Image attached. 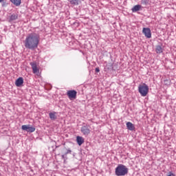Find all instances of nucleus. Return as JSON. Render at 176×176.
Wrapping results in <instances>:
<instances>
[{
	"label": "nucleus",
	"mask_w": 176,
	"mask_h": 176,
	"mask_svg": "<svg viewBox=\"0 0 176 176\" xmlns=\"http://www.w3.org/2000/svg\"><path fill=\"white\" fill-rule=\"evenodd\" d=\"M141 9L140 5H136L133 8H132L131 10L133 13H135V12H138Z\"/></svg>",
	"instance_id": "13"
},
{
	"label": "nucleus",
	"mask_w": 176,
	"mask_h": 176,
	"mask_svg": "<svg viewBox=\"0 0 176 176\" xmlns=\"http://www.w3.org/2000/svg\"><path fill=\"white\" fill-rule=\"evenodd\" d=\"M81 133H82L84 135H89L90 133V129L87 126H83L81 127Z\"/></svg>",
	"instance_id": "8"
},
{
	"label": "nucleus",
	"mask_w": 176,
	"mask_h": 176,
	"mask_svg": "<svg viewBox=\"0 0 176 176\" xmlns=\"http://www.w3.org/2000/svg\"><path fill=\"white\" fill-rule=\"evenodd\" d=\"M166 176H175V174H174L172 171H170L167 173Z\"/></svg>",
	"instance_id": "19"
},
{
	"label": "nucleus",
	"mask_w": 176,
	"mask_h": 176,
	"mask_svg": "<svg viewBox=\"0 0 176 176\" xmlns=\"http://www.w3.org/2000/svg\"><path fill=\"white\" fill-rule=\"evenodd\" d=\"M77 94H78V92L75 90H69L67 92V96L71 101H72L73 100H76Z\"/></svg>",
	"instance_id": "4"
},
{
	"label": "nucleus",
	"mask_w": 176,
	"mask_h": 176,
	"mask_svg": "<svg viewBox=\"0 0 176 176\" xmlns=\"http://www.w3.org/2000/svg\"><path fill=\"white\" fill-rule=\"evenodd\" d=\"M21 129L28 133H34V131H35V127L31 126L30 124L22 125Z\"/></svg>",
	"instance_id": "5"
},
{
	"label": "nucleus",
	"mask_w": 176,
	"mask_h": 176,
	"mask_svg": "<svg viewBox=\"0 0 176 176\" xmlns=\"http://www.w3.org/2000/svg\"><path fill=\"white\" fill-rule=\"evenodd\" d=\"M69 1V3L71 5L76 6L79 5V2H80V0H68Z\"/></svg>",
	"instance_id": "16"
},
{
	"label": "nucleus",
	"mask_w": 176,
	"mask_h": 176,
	"mask_svg": "<svg viewBox=\"0 0 176 176\" xmlns=\"http://www.w3.org/2000/svg\"><path fill=\"white\" fill-rule=\"evenodd\" d=\"M25 47L34 50L39 45V35L36 33H31L28 35L24 41Z\"/></svg>",
	"instance_id": "1"
},
{
	"label": "nucleus",
	"mask_w": 176,
	"mask_h": 176,
	"mask_svg": "<svg viewBox=\"0 0 176 176\" xmlns=\"http://www.w3.org/2000/svg\"><path fill=\"white\" fill-rule=\"evenodd\" d=\"M10 20H17V15L16 14L11 15Z\"/></svg>",
	"instance_id": "17"
},
{
	"label": "nucleus",
	"mask_w": 176,
	"mask_h": 176,
	"mask_svg": "<svg viewBox=\"0 0 176 176\" xmlns=\"http://www.w3.org/2000/svg\"><path fill=\"white\" fill-rule=\"evenodd\" d=\"M142 3L143 5H148V3H149V0H142Z\"/></svg>",
	"instance_id": "18"
},
{
	"label": "nucleus",
	"mask_w": 176,
	"mask_h": 176,
	"mask_svg": "<svg viewBox=\"0 0 176 176\" xmlns=\"http://www.w3.org/2000/svg\"><path fill=\"white\" fill-rule=\"evenodd\" d=\"M95 71H96V72H100V67H96V69H95Z\"/></svg>",
	"instance_id": "20"
},
{
	"label": "nucleus",
	"mask_w": 176,
	"mask_h": 176,
	"mask_svg": "<svg viewBox=\"0 0 176 176\" xmlns=\"http://www.w3.org/2000/svg\"><path fill=\"white\" fill-rule=\"evenodd\" d=\"M63 157H64V155H63Z\"/></svg>",
	"instance_id": "23"
},
{
	"label": "nucleus",
	"mask_w": 176,
	"mask_h": 176,
	"mask_svg": "<svg viewBox=\"0 0 176 176\" xmlns=\"http://www.w3.org/2000/svg\"><path fill=\"white\" fill-rule=\"evenodd\" d=\"M138 91L142 97H146L149 93V87L146 84L142 83L138 86Z\"/></svg>",
	"instance_id": "3"
},
{
	"label": "nucleus",
	"mask_w": 176,
	"mask_h": 176,
	"mask_svg": "<svg viewBox=\"0 0 176 176\" xmlns=\"http://www.w3.org/2000/svg\"><path fill=\"white\" fill-rule=\"evenodd\" d=\"M155 52L157 54H160V53H163V48L160 45H157L155 47Z\"/></svg>",
	"instance_id": "14"
},
{
	"label": "nucleus",
	"mask_w": 176,
	"mask_h": 176,
	"mask_svg": "<svg viewBox=\"0 0 176 176\" xmlns=\"http://www.w3.org/2000/svg\"><path fill=\"white\" fill-rule=\"evenodd\" d=\"M142 32L144 35L146 36V38H148V39L152 38V33H151V29L148 28H143Z\"/></svg>",
	"instance_id": "6"
},
{
	"label": "nucleus",
	"mask_w": 176,
	"mask_h": 176,
	"mask_svg": "<svg viewBox=\"0 0 176 176\" xmlns=\"http://www.w3.org/2000/svg\"><path fill=\"white\" fill-rule=\"evenodd\" d=\"M72 151L71 150H67L66 155H68V153H71Z\"/></svg>",
	"instance_id": "21"
},
{
	"label": "nucleus",
	"mask_w": 176,
	"mask_h": 176,
	"mask_svg": "<svg viewBox=\"0 0 176 176\" xmlns=\"http://www.w3.org/2000/svg\"><path fill=\"white\" fill-rule=\"evenodd\" d=\"M3 0H0V3H1V2H3Z\"/></svg>",
	"instance_id": "22"
},
{
	"label": "nucleus",
	"mask_w": 176,
	"mask_h": 176,
	"mask_svg": "<svg viewBox=\"0 0 176 176\" xmlns=\"http://www.w3.org/2000/svg\"><path fill=\"white\" fill-rule=\"evenodd\" d=\"M15 6H20L21 5V0H10Z\"/></svg>",
	"instance_id": "12"
},
{
	"label": "nucleus",
	"mask_w": 176,
	"mask_h": 176,
	"mask_svg": "<svg viewBox=\"0 0 176 176\" xmlns=\"http://www.w3.org/2000/svg\"><path fill=\"white\" fill-rule=\"evenodd\" d=\"M76 142L79 146H80L82 144L85 143V139L81 136L76 137Z\"/></svg>",
	"instance_id": "10"
},
{
	"label": "nucleus",
	"mask_w": 176,
	"mask_h": 176,
	"mask_svg": "<svg viewBox=\"0 0 176 176\" xmlns=\"http://www.w3.org/2000/svg\"><path fill=\"white\" fill-rule=\"evenodd\" d=\"M116 175L117 176H124L129 174V168L123 164H119L116 168Z\"/></svg>",
	"instance_id": "2"
},
{
	"label": "nucleus",
	"mask_w": 176,
	"mask_h": 176,
	"mask_svg": "<svg viewBox=\"0 0 176 176\" xmlns=\"http://www.w3.org/2000/svg\"><path fill=\"white\" fill-rule=\"evenodd\" d=\"M56 113L54 112V113H50V118L52 120H56L57 119V116H56Z\"/></svg>",
	"instance_id": "15"
},
{
	"label": "nucleus",
	"mask_w": 176,
	"mask_h": 176,
	"mask_svg": "<svg viewBox=\"0 0 176 176\" xmlns=\"http://www.w3.org/2000/svg\"><path fill=\"white\" fill-rule=\"evenodd\" d=\"M126 127L128 130H130L131 131H133V130L135 129V127H134V124L130 122H126Z\"/></svg>",
	"instance_id": "11"
},
{
	"label": "nucleus",
	"mask_w": 176,
	"mask_h": 176,
	"mask_svg": "<svg viewBox=\"0 0 176 176\" xmlns=\"http://www.w3.org/2000/svg\"><path fill=\"white\" fill-rule=\"evenodd\" d=\"M30 65L32 67L33 74H39V68H38V66L36 65V63L32 62L30 63Z\"/></svg>",
	"instance_id": "7"
},
{
	"label": "nucleus",
	"mask_w": 176,
	"mask_h": 176,
	"mask_svg": "<svg viewBox=\"0 0 176 176\" xmlns=\"http://www.w3.org/2000/svg\"><path fill=\"white\" fill-rule=\"evenodd\" d=\"M24 83V79L23 77H19L15 81V85L17 87H20Z\"/></svg>",
	"instance_id": "9"
}]
</instances>
